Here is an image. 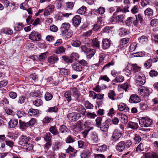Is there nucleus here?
I'll return each instance as SVG.
<instances>
[{
    "label": "nucleus",
    "instance_id": "f257e3e1",
    "mask_svg": "<svg viewBox=\"0 0 158 158\" xmlns=\"http://www.w3.org/2000/svg\"><path fill=\"white\" fill-rule=\"evenodd\" d=\"M133 71L135 73L136 83L139 85H142L145 83V77L143 74L140 71V68L137 66L136 64L132 65Z\"/></svg>",
    "mask_w": 158,
    "mask_h": 158
},
{
    "label": "nucleus",
    "instance_id": "f03ea898",
    "mask_svg": "<svg viewBox=\"0 0 158 158\" xmlns=\"http://www.w3.org/2000/svg\"><path fill=\"white\" fill-rule=\"evenodd\" d=\"M152 120L148 117H143L139 120V124L142 127H149L152 124Z\"/></svg>",
    "mask_w": 158,
    "mask_h": 158
},
{
    "label": "nucleus",
    "instance_id": "7ed1b4c3",
    "mask_svg": "<svg viewBox=\"0 0 158 158\" xmlns=\"http://www.w3.org/2000/svg\"><path fill=\"white\" fill-rule=\"evenodd\" d=\"M62 77V75H61L60 73L58 72H55L53 75L52 77H48L47 80L48 82H50L53 81L52 83L54 85H57L59 82V78Z\"/></svg>",
    "mask_w": 158,
    "mask_h": 158
},
{
    "label": "nucleus",
    "instance_id": "20e7f679",
    "mask_svg": "<svg viewBox=\"0 0 158 158\" xmlns=\"http://www.w3.org/2000/svg\"><path fill=\"white\" fill-rule=\"evenodd\" d=\"M123 135L122 132L118 129H115L112 133V140L114 142L118 141Z\"/></svg>",
    "mask_w": 158,
    "mask_h": 158
},
{
    "label": "nucleus",
    "instance_id": "39448f33",
    "mask_svg": "<svg viewBox=\"0 0 158 158\" xmlns=\"http://www.w3.org/2000/svg\"><path fill=\"white\" fill-rule=\"evenodd\" d=\"M29 39L33 41H40L41 40L40 34L35 31L31 32L29 35Z\"/></svg>",
    "mask_w": 158,
    "mask_h": 158
},
{
    "label": "nucleus",
    "instance_id": "423d86ee",
    "mask_svg": "<svg viewBox=\"0 0 158 158\" xmlns=\"http://www.w3.org/2000/svg\"><path fill=\"white\" fill-rule=\"evenodd\" d=\"M69 120L71 121H75L81 117L80 114H76L74 112L69 113L67 116Z\"/></svg>",
    "mask_w": 158,
    "mask_h": 158
},
{
    "label": "nucleus",
    "instance_id": "0eeeda50",
    "mask_svg": "<svg viewBox=\"0 0 158 158\" xmlns=\"http://www.w3.org/2000/svg\"><path fill=\"white\" fill-rule=\"evenodd\" d=\"M54 6L53 5H49L45 8L44 13V15L45 16L50 15L54 11Z\"/></svg>",
    "mask_w": 158,
    "mask_h": 158
},
{
    "label": "nucleus",
    "instance_id": "6e6552de",
    "mask_svg": "<svg viewBox=\"0 0 158 158\" xmlns=\"http://www.w3.org/2000/svg\"><path fill=\"white\" fill-rule=\"evenodd\" d=\"M19 145L23 146L29 142L28 138L24 135H22L19 138Z\"/></svg>",
    "mask_w": 158,
    "mask_h": 158
},
{
    "label": "nucleus",
    "instance_id": "1a4fd4ad",
    "mask_svg": "<svg viewBox=\"0 0 158 158\" xmlns=\"http://www.w3.org/2000/svg\"><path fill=\"white\" fill-rule=\"evenodd\" d=\"M73 24L76 27L78 26L81 22V19L80 16L78 15L75 16L72 19Z\"/></svg>",
    "mask_w": 158,
    "mask_h": 158
},
{
    "label": "nucleus",
    "instance_id": "9d476101",
    "mask_svg": "<svg viewBox=\"0 0 158 158\" xmlns=\"http://www.w3.org/2000/svg\"><path fill=\"white\" fill-rule=\"evenodd\" d=\"M140 101V98L136 94L131 95L129 100V102L131 103H137Z\"/></svg>",
    "mask_w": 158,
    "mask_h": 158
},
{
    "label": "nucleus",
    "instance_id": "9b49d317",
    "mask_svg": "<svg viewBox=\"0 0 158 158\" xmlns=\"http://www.w3.org/2000/svg\"><path fill=\"white\" fill-rule=\"evenodd\" d=\"M126 143L124 141L119 142L116 146V149L119 152H122L126 148Z\"/></svg>",
    "mask_w": 158,
    "mask_h": 158
},
{
    "label": "nucleus",
    "instance_id": "f8f14e48",
    "mask_svg": "<svg viewBox=\"0 0 158 158\" xmlns=\"http://www.w3.org/2000/svg\"><path fill=\"white\" fill-rule=\"evenodd\" d=\"M48 62L53 64L58 62L59 58L58 56L55 55H53L49 56L48 59Z\"/></svg>",
    "mask_w": 158,
    "mask_h": 158
},
{
    "label": "nucleus",
    "instance_id": "ddd939ff",
    "mask_svg": "<svg viewBox=\"0 0 158 158\" xmlns=\"http://www.w3.org/2000/svg\"><path fill=\"white\" fill-rule=\"evenodd\" d=\"M118 110L120 111L124 110L125 112H128L129 110V107L124 103L121 102L118 106Z\"/></svg>",
    "mask_w": 158,
    "mask_h": 158
},
{
    "label": "nucleus",
    "instance_id": "4468645a",
    "mask_svg": "<svg viewBox=\"0 0 158 158\" xmlns=\"http://www.w3.org/2000/svg\"><path fill=\"white\" fill-rule=\"evenodd\" d=\"M149 89H138V94L142 97L148 96L150 94Z\"/></svg>",
    "mask_w": 158,
    "mask_h": 158
},
{
    "label": "nucleus",
    "instance_id": "2eb2a0df",
    "mask_svg": "<svg viewBox=\"0 0 158 158\" xmlns=\"http://www.w3.org/2000/svg\"><path fill=\"white\" fill-rule=\"evenodd\" d=\"M73 69L77 72H81L82 69V66L79 63H74L72 64Z\"/></svg>",
    "mask_w": 158,
    "mask_h": 158
},
{
    "label": "nucleus",
    "instance_id": "dca6fc26",
    "mask_svg": "<svg viewBox=\"0 0 158 158\" xmlns=\"http://www.w3.org/2000/svg\"><path fill=\"white\" fill-rule=\"evenodd\" d=\"M102 48L105 49L108 48L110 45V40L107 39H105L102 41Z\"/></svg>",
    "mask_w": 158,
    "mask_h": 158
},
{
    "label": "nucleus",
    "instance_id": "f3484780",
    "mask_svg": "<svg viewBox=\"0 0 158 158\" xmlns=\"http://www.w3.org/2000/svg\"><path fill=\"white\" fill-rule=\"evenodd\" d=\"M70 24L68 23H64L61 25L60 29L62 32L70 29Z\"/></svg>",
    "mask_w": 158,
    "mask_h": 158
},
{
    "label": "nucleus",
    "instance_id": "a211bd4d",
    "mask_svg": "<svg viewBox=\"0 0 158 158\" xmlns=\"http://www.w3.org/2000/svg\"><path fill=\"white\" fill-rule=\"evenodd\" d=\"M63 35L65 37L69 38L72 36L73 31L70 29H69L65 31L62 32Z\"/></svg>",
    "mask_w": 158,
    "mask_h": 158
},
{
    "label": "nucleus",
    "instance_id": "6ab92c4d",
    "mask_svg": "<svg viewBox=\"0 0 158 158\" xmlns=\"http://www.w3.org/2000/svg\"><path fill=\"white\" fill-rule=\"evenodd\" d=\"M132 68V66L131 65H127L123 69V72L126 76H129L131 73Z\"/></svg>",
    "mask_w": 158,
    "mask_h": 158
},
{
    "label": "nucleus",
    "instance_id": "aec40b11",
    "mask_svg": "<svg viewBox=\"0 0 158 158\" xmlns=\"http://www.w3.org/2000/svg\"><path fill=\"white\" fill-rule=\"evenodd\" d=\"M119 117L121 121L123 123H126L128 122V117L125 114L122 113H120L119 114Z\"/></svg>",
    "mask_w": 158,
    "mask_h": 158
},
{
    "label": "nucleus",
    "instance_id": "412c9836",
    "mask_svg": "<svg viewBox=\"0 0 158 158\" xmlns=\"http://www.w3.org/2000/svg\"><path fill=\"white\" fill-rule=\"evenodd\" d=\"M91 152L88 150H86L81 155V158H88L90 156Z\"/></svg>",
    "mask_w": 158,
    "mask_h": 158
},
{
    "label": "nucleus",
    "instance_id": "4be33fe9",
    "mask_svg": "<svg viewBox=\"0 0 158 158\" xmlns=\"http://www.w3.org/2000/svg\"><path fill=\"white\" fill-rule=\"evenodd\" d=\"M18 123V121L17 119H11L9 123V126L10 127L14 128L17 125Z\"/></svg>",
    "mask_w": 158,
    "mask_h": 158
},
{
    "label": "nucleus",
    "instance_id": "5701e85b",
    "mask_svg": "<svg viewBox=\"0 0 158 158\" xmlns=\"http://www.w3.org/2000/svg\"><path fill=\"white\" fill-rule=\"evenodd\" d=\"M128 126L133 129H136L139 127L138 123H137L133 122H130L128 123Z\"/></svg>",
    "mask_w": 158,
    "mask_h": 158
},
{
    "label": "nucleus",
    "instance_id": "b1692460",
    "mask_svg": "<svg viewBox=\"0 0 158 158\" xmlns=\"http://www.w3.org/2000/svg\"><path fill=\"white\" fill-rule=\"evenodd\" d=\"M1 32L6 34L11 35L13 33V31L10 28H5L2 29Z\"/></svg>",
    "mask_w": 158,
    "mask_h": 158
},
{
    "label": "nucleus",
    "instance_id": "393cba45",
    "mask_svg": "<svg viewBox=\"0 0 158 158\" xmlns=\"http://www.w3.org/2000/svg\"><path fill=\"white\" fill-rule=\"evenodd\" d=\"M129 31L125 28L122 27L119 29V35H125L128 34Z\"/></svg>",
    "mask_w": 158,
    "mask_h": 158
},
{
    "label": "nucleus",
    "instance_id": "a878e982",
    "mask_svg": "<svg viewBox=\"0 0 158 158\" xmlns=\"http://www.w3.org/2000/svg\"><path fill=\"white\" fill-rule=\"evenodd\" d=\"M19 124L20 128L21 129H27L29 127L27 122L25 123L21 121L20 120H19Z\"/></svg>",
    "mask_w": 158,
    "mask_h": 158
},
{
    "label": "nucleus",
    "instance_id": "bb28decb",
    "mask_svg": "<svg viewBox=\"0 0 158 158\" xmlns=\"http://www.w3.org/2000/svg\"><path fill=\"white\" fill-rule=\"evenodd\" d=\"M105 56V55L103 53H101L99 56V60L98 63H97L96 64H93L92 65V67H94L95 66H98L99 64L101 63L102 61L104 60V58Z\"/></svg>",
    "mask_w": 158,
    "mask_h": 158
},
{
    "label": "nucleus",
    "instance_id": "cd10ccee",
    "mask_svg": "<svg viewBox=\"0 0 158 158\" xmlns=\"http://www.w3.org/2000/svg\"><path fill=\"white\" fill-rule=\"evenodd\" d=\"M109 128L108 125L106 123H103L100 125V130L103 132H106L107 131Z\"/></svg>",
    "mask_w": 158,
    "mask_h": 158
},
{
    "label": "nucleus",
    "instance_id": "c85d7f7f",
    "mask_svg": "<svg viewBox=\"0 0 158 158\" xmlns=\"http://www.w3.org/2000/svg\"><path fill=\"white\" fill-rule=\"evenodd\" d=\"M58 69L60 71V73L63 74L64 75H68L70 73V72L69 70L63 68H59Z\"/></svg>",
    "mask_w": 158,
    "mask_h": 158
},
{
    "label": "nucleus",
    "instance_id": "c756f323",
    "mask_svg": "<svg viewBox=\"0 0 158 158\" xmlns=\"http://www.w3.org/2000/svg\"><path fill=\"white\" fill-rule=\"evenodd\" d=\"M48 53L46 52L44 53H42L39 56L38 60L40 61H42L44 60L47 56Z\"/></svg>",
    "mask_w": 158,
    "mask_h": 158
},
{
    "label": "nucleus",
    "instance_id": "7c9ffc66",
    "mask_svg": "<svg viewBox=\"0 0 158 158\" xmlns=\"http://www.w3.org/2000/svg\"><path fill=\"white\" fill-rule=\"evenodd\" d=\"M77 112L83 114L85 112L86 110L84 107L82 105L78 106L76 109Z\"/></svg>",
    "mask_w": 158,
    "mask_h": 158
},
{
    "label": "nucleus",
    "instance_id": "2f4dec72",
    "mask_svg": "<svg viewBox=\"0 0 158 158\" xmlns=\"http://www.w3.org/2000/svg\"><path fill=\"white\" fill-rule=\"evenodd\" d=\"M153 10L150 8H147L144 11V13L146 15L151 16L153 15Z\"/></svg>",
    "mask_w": 158,
    "mask_h": 158
},
{
    "label": "nucleus",
    "instance_id": "473e14b6",
    "mask_svg": "<svg viewBox=\"0 0 158 158\" xmlns=\"http://www.w3.org/2000/svg\"><path fill=\"white\" fill-rule=\"evenodd\" d=\"M23 146V148L27 152L30 151L32 149V145L29 142Z\"/></svg>",
    "mask_w": 158,
    "mask_h": 158
},
{
    "label": "nucleus",
    "instance_id": "72a5a7b5",
    "mask_svg": "<svg viewBox=\"0 0 158 158\" xmlns=\"http://www.w3.org/2000/svg\"><path fill=\"white\" fill-rule=\"evenodd\" d=\"M138 40L139 42L142 44L147 43L148 41V37L145 35H143L140 37L139 38Z\"/></svg>",
    "mask_w": 158,
    "mask_h": 158
},
{
    "label": "nucleus",
    "instance_id": "f704fd0d",
    "mask_svg": "<svg viewBox=\"0 0 158 158\" xmlns=\"http://www.w3.org/2000/svg\"><path fill=\"white\" fill-rule=\"evenodd\" d=\"M41 95V92L39 90H37L34 92H31L30 94L31 96L34 98H36L39 97Z\"/></svg>",
    "mask_w": 158,
    "mask_h": 158
},
{
    "label": "nucleus",
    "instance_id": "c9c22d12",
    "mask_svg": "<svg viewBox=\"0 0 158 158\" xmlns=\"http://www.w3.org/2000/svg\"><path fill=\"white\" fill-rule=\"evenodd\" d=\"M60 130L62 133L65 132L68 133L70 131V130L66 127L65 126L62 125L60 127Z\"/></svg>",
    "mask_w": 158,
    "mask_h": 158
},
{
    "label": "nucleus",
    "instance_id": "e433bc0d",
    "mask_svg": "<svg viewBox=\"0 0 158 158\" xmlns=\"http://www.w3.org/2000/svg\"><path fill=\"white\" fill-rule=\"evenodd\" d=\"M86 11V8L85 6H82L78 9L77 12L78 13L81 15H84Z\"/></svg>",
    "mask_w": 158,
    "mask_h": 158
},
{
    "label": "nucleus",
    "instance_id": "4c0bfd02",
    "mask_svg": "<svg viewBox=\"0 0 158 158\" xmlns=\"http://www.w3.org/2000/svg\"><path fill=\"white\" fill-rule=\"evenodd\" d=\"M24 25L22 23H19L18 24H16L15 27V30L17 31H20L22 29Z\"/></svg>",
    "mask_w": 158,
    "mask_h": 158
},
{
    "label": "nucleus",
    "instance_id": "58836bf2",
    "mask_svg": "<svg viewBox=\"0 0 158 158\" xmlns=\"http://www.w3.org/2000/svg\"><path fill=\"white\" fill-rule=\"evenodd\" d=\"M145 147L143 143H141L137 147L136 151L137 152H141L144 150Z\"/></svg>",
    "mask_w": 158,
    "mask_h": 158
},
{
    "label": "nucleus",
    "instance_id": "ea45409f",
    "mask_svg": "<svg viewBox=\"0 0 158 158\" xmlns=\"http://www.w3.org/2000/svg\"><path fill=\"white\" fill-rule=\"evenodd\" d=\"M150 25L152 27L158 26V19H152L150 21Z\"/></svg>",
    "mask_w": 158,
    "mask_h": 158
},
{
    "label": "nucleus",
    "instance_id": "a19ab883",
    "mask_svg": "<svg viewBox=\"0 0 158 158\" xmlns=\"http://www.w3.org/2000/svg\"><path fill=\"white\" fill-rule=\"evenodd\" d=\"M79 57V55L77 53L73 52L72 53L70 56L71 60H77Z\"/></svg>",
    "mask_w": 158,
    "mask_h": 158
},
{
    "label": "nucleus",
    "instance_id": "79ce46f5",
    "mask_svg": "<svg viewBox=\"0 0 158 158\" xmlns=\"http://www.w3.org/2000/svg\"><path fill=\"white\" fill-rule=\"evenodd\" d=\"M33 104L36 106H41L43 104V102L41 99L35 100L33 102Z\"/></svg>",
    "mask_w": 158,
    "mask_h": 158
},
{
    "label": "nucleus",
    "instance_id": "37998d69",
    "mask_svg": "<svg viewBox=\"0 0 158 158\" xmlns=\"http://www.w3.org/2000/svg\"><path fill=\"white\" fill-rule=\"evenodd\" d=\"M124 80V77L122 76H117L114 80V82L118 83L122 82Z\"/></svg>",
    "mask_w": 158,
    "mask_h": 158
},
{
    "label": "nucleus",
    "instance_id": "c03bdc74",
    "mask_svg": "<svg viewBox=\"0 0 158 158\" xmlns=\"http://www.w3.org/2000/svg\"><path fill=\"white\" fill-rule=\"evenodd\" d=\"M124 16L123 15H116V21L118 23L122 22L123 20Z\"/></svg>",
    "mask_w": 158,
    "mask_h": 158
},
{
    "label": "nucleus",
    "instance_id": "a18cd8bd",
    "mask_svg": "<svg viewBox=\"0 0 158 158\" xmlns=\"http://www.w3.org/2000/svg\"><path fill=\"white\" fill-rule=\"evenodd\" d=\"M49 131L54 135H56L59 134L57 130L54 126L51 127L50 128Z\"/></svg>",
    "mask_w": 158,
    "mask_h": 158
},
{
    "label": "nucleus",
    "instance_id": "49530a36",
    "mask_svg": "<svg viewBox=\"0 0 158 158\" xmlns=\"http://www.w3.org/2000/svg\"><path fill=\"white\" fill-rule=\"evenodd\" d=\"M39 113V111L37 109H31L29 110V113L31 115H35Z\"/></svg>",
    "mask_w": 158,
    "mask_h": 158
},
{
    "label": "nucleus",
    "instance_id": "de8ad7c7",
    "mask_svg": "<svg viewBox=\"0 0 158 158\" xmlns=\"http://www.w3.org/2000/svg\"><path fill=\"white\" fill-rule=\"evenodd\" d=\"M147 157H148L149 158H158V156L155 153H149L146 154Z\"/></svg>",
    "mask_w": 158,
    "mask_h": 158
},
{
    "label": "nucleus",
    "instance_id": "09e8293b",
    "mask_svg": "<svg viewBox=\"0 0 158 158\" xmlns=\"http://www.w3.org/2000/svg\"><path fill=\"white\" fill-rule=\"evenodd\" d=\"M137 46V44L136 43H133L130 46L129 51L131 52L135 51Z\"/></svg>",
    "mask_w": 158,
    "mask_h": 158
},
{
    "label": "nucleus",
    "instance_id": "8fccbe9b",
    "mask_svg": "<svg viewBox=\"0 0 158 158\" xmlns=\"http://www.w3.org/2000/svg\"><path fill=\"white\" fill-rule=\"evenodd\" d=\"M71 92L69 90L66 91L64 94V96L66 98L68 102L70 101L71 100Z\"/></svg>",
    "mask_w": 158,
    "mask_h": 158
},
{
    "label": "nucleus",
    "instance_id": "3c124183",
    "mask_svg": "<svg viewBox=\"0 0 158 158\" xmlns=\"http://www.w3.org/2000/svg\"><path fill=\"white\" fill-rule=\"evenodd\" d=\"M141 137L137 134L135 135V137L134 138V140L135 143H138L141 140Z\"/></svg>",
    "mask_w": 158,
    "mask_h": 158
},
{
    "label": "nucleus",
    "instance_id": "603ef678",
    "mask_svg": "<svg viewBox=\"0 0 158 158\" xmlns=\"http://www.w3.org/2000/svg\"><path fill=\"white\" fill-rule=\"evenodd\" d=\"M65 52L64 48L62 46H61L57 48L56 50V53L57 54H59L63 53Z\"/></svg>",
    "mask_w": 158,
    "mask_h": 158
},
{
    "label": "nucleus",
    "instance_id": "864d4df0",
    "mask_svg": "<svg viewBox=\"0 0 158 158\" xmlns=\"http://www.w3.org/2000/svg\"><path fill=\"white\" fill-rule=\"evenodd\" d=\"M152 63L151 62V60L148 59L144 64V66L147 69L150 68L152 66Z\"/></svg>",
    "mask_w": 158,
    "mask_h": 158
},
{
    "label": "nucleus",
    "instance_id": "5fc2aeb1",
    "mask_svg": "<svg viewBox=\"0 0 158 158\" xmlns=\"http://www.w3.org/2000/svg\"><path fill=\"white\" fill-rule=\"evenodd\" d=\"M93 44L94 46L99 48V42L98 39L95 38L93 39L92 40Z\"/></svg>",
    "mask_w": 158,
    "mask_h": 158
},
{
    "label": "nucleus",
    "instance_id": "6e6d98bb",
    "mask_svg": "<svg viewBox=\"0 0 158 158\" xmlns=\"http://www.w3.org/2000/svg\"><path fill=\"white\" fill-rule=\"evenodd\" d=\"M102 121V118L101 117H98L95 120L96 125L99 127L101 125Z\"/></svg>",
    "mask_w": 158,
    "mask_h": 158
},
{
    "label": "nucleus",
    "instance_id": "4d7b16f0",
    "mask_svg": "<svg viewBox=\"0 0 158 158\" xmlns=\"http://www.w3.org/2000/svg\"><path fill=\"white\" fill-rule=\"evenodd\" d=\"M72 45L74 47H79L81 44V42L78 40H76L73 41L71 43Z\"/></svg>",
    "mask_w": 158,
    "mask_h": 158
},
{
    "label": "nucleus",
    "instance_id": "13d9d810",
    "mask_svg": "<svg viewBox=\"0 0 158 158\" xmlns=\"http://www.w3.org/2000/svg\"><path fill=\"white\" fill-rule=\"evenodd\" d=\"M85 108L87 109H92L93 108V106L92 104L90 103L89 101L85 102Z\"/></svg>",
    "mask_w": 158,
    "mask_h": 158
},
{
    "label": "nucleus",
    "instance_id": "bf43d9fd",
    "mask_svg": "<svg viewBox=\"0 0 158 158\" xmlns=\"http://www.w3.org/2000/svg\"><path fill=\"white\" fill-rule=\"evenodd\" d=\"M62 58L64 61L67 63H71L73 62L72 60L65 56H63Z\"/></svg>",
    "mask_w": 158,
    "mask_h": 158
},
{
    "label": "nucleus",
    "instance_id": "052dcab7",
    "mask_svg": "<svg viewBox=\"0 0 158 158\" xmlns=\"http://www.w3.org/2000/svg\"><path fill=\"white\" fill-rule=\"evenodd\" d=\"M52 137L51 136V134L50 133H47L44 137V139L46 141L51 142Z\"/></svg>",
    "mask_w": 158,
    "mask_h": 158
},
{
    "label": "nucleus",
    "instance_id": "680f3d73",
    "mask_svg": "<svg viewBox=\"0 0 158 158\" xmlns=\"http://www.w3.org/2000/svg\"><path fill=\"white\" fill-rule=\"evenodd\" d=\"M111 32V31L109 27H106L101 31L102 34L109 33Z\"/></svg>",
    "mask_w": 158,
    "mask_h": 158
},
{
    "label": "nucleus",
    "instance_id": "e2e57ef3",
    "mask_svg": "<svg viewBox=\"0 0 158 158\" xmlns=\"http://www.w3.org/2000/svg\"><path fill=\"white\" fill-rule=\"evenodd\" d=\"M83 124L85 128H87V129H89V128H93L92 127H90V126L91 125V123L90 122H85L83 123Z\"/></svg>",
    "mask_w": 158,
    "mask_h": 158
},
{
    "label": "nucleus",
    "instance_id": "0e129e2a",
    "mask_svg": "<svg viewBox=\"0 0 158 158\" xmlns=\"http://www.w3.org/2000/svg\"><path fill=\"white\" fill-rule=\"evenodd\" d=\"M115 94L113 90H111L110 92L108 94V97L109 98L111 99L112 100H114V96Z\"/></svg>",
    "mask_w": 158,
    "mask_h": 158
},
{
    "label": "nucleus",
    "instance_id": "69168bd1",
    "mask_svg": "<svg viewBox=\"0 0 158 158\" xmlns=\"http://www.w3.org/2000/svg\"><path fill=\"white\" fill-rule=\"evenodd\" d=\"M92 139L94 143H97L98 140L97 135L96 134H93L92 136Z\"/></svg>",
    "mask_w": 158,
    "mask_h": 158
},
{
    "label": "nucleus",
    "instance_id": "338daca9",
    "mask_svg": "<svg viewBox=\"0 0 158 158\" xmlns=\"http://www.w3.org/2000/svg\"><path fill=\"white\" fill-rule=\"evenodd\" d=\"M139 8L137 6H134L131 10V11L133 14L137 13L139 11Z\"/></svg>",
    "mask_w": 158,
    "mask_h": 158
},
{
    "label": "nucleus",
    "instance_id": "774afa93",
    "mask_svg": "<svg viewBox=\"0 0 158 158\" xmlns=\"http://www.w3.org/2000/svg\"><path fill=\"white\" fill-rule=\"evenodd\" d=\"M133 156L131 154V152H127L123 155V158H132Z\"/></svg>",
    "mask_w": 158,
    "mask_h": 158
}]
</instances>
